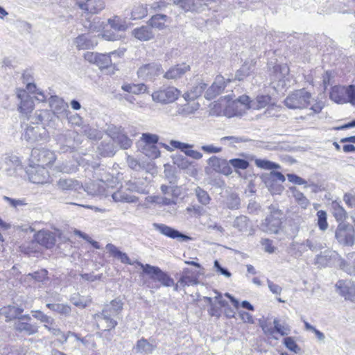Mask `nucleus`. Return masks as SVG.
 I'll return each instance as SVG.
<instances>
[{
	"mask_svg": "<svg viewBox=\"0 0 355 355\" xmlns=\"http://www.w3.org/2000/svg\"><path fill=\"white\" fill-rule=\"evenodd\" d=\"M123 306L122 300L119 297L115 298L105 304L102 312L95 314L94 318L97 322L104 321L106 330L114 329L118 324L116 318H119V315L123 309Z\"/></svg>",
	"mask_w": 355,
	"mask_h": 355,
	"instance_id": "1",
	"label": "nucleus"
},
{
	"mask_svg": "<svg viewBox=\"0 0 355 355\" xmlns=\"http://www.w3.org/2000/svg\"><path fill=\"white\" fill-rule=\"evenodd\" d=\"M311 94L305 89H297L290 94L284 100L289 109H304L311 103Z\"/></svg>",
	"mask_w": 355,
	"mask_h": 355,
	"instance_id": "2",
	"label": "nucleus"
},
{
	"mask_svg": "<svg viewBox=\"0 0 355 355\" xmlns=\"http://www.w3.org/2000/svg\"><path fill=\"white\" fill-rule=\"evenodd\" d=\"M270 214L261 223L260 228L262 231L269 234L278 233L282 223L283 213L274 206L269 207Z\"/></svg>",
	"mask_w": 355,
	"mask_h": 355,
	"instance_id": "3",
	"label": "nucleus"
},
{
	"mask_svg": "<svg viewBox=\"0 0 355 355\" xmlns=\"http://www.w3.org/2000/svg\"><path fill=\"white\" fill-rule=\"evenodd\" d=\"M180 92L174 87L161 88L152 94L153 101L161 104L173 103L178 99Z\"/></svg>",
	"mask_w": 355,
	"mask_h": 355,
	"instance_id": "4",
	"label": "nucleus"
},
{
	"mask_svg": "<svg viewBox=\"0 0 355 355\" xmlns=\"http://www.w3.org/2000/svg\"><path fill=\"white\" fill-rule=\"evenodd\" d=\"M31 162L37 166H49L56 159L55 153L45 148H33L31 151Z\"/></svg>",
	"mask_w": 355,
	"mask_h": 355,
	"instance_id": "5",
	"label": "nucleus"
},
{
	"mask_svg": "<svg viewBox=\"0 0 355 355\" xmlns=\"http://www.w3.org/2000/svg\"><path fill=\"white\" fill-rule=\"evenodd\" d=\"M106 133L112 139L114 143L119 145L123 149H128L132 146V140L128 137L123 128L121 126L110 125L106 130Z\"/></svg>",
	"mask_w": 355,
	"mask_h": 355,
	"instance_id": "6",
	"label": "nucleus"
},
{
	"mask_svg": "<svg viewBox=\"0 0 355 355\" xmlns=\"http://www.w3.org/2000/svg\"><path fill=\"white\" fill-rule=\"evenodd\" d=\"M335 236L337 241L344 245H352L354 243V230L349 224L340 223L336 230Z\"/></svg>",
	"mask_w": 355,
	"mask_h": 355,
	"instance_id": "7",
	"label": "nucleus"
},
{
	"mask_svg": "<svg viewBox=\"0 0 355 355\" xmlns=\"http://www.w3.org/2000/svg\"><path fill=\"white\" fill-rule=\"evenodd\" d=\"M171 147L165 145L164 147L168 151H173L174 149H178L184 153L187 156L191 157L194 159H200L202 157V154L199 151L192 150L193 145L183 143L176 140H171L169 142Z\"/></svg>",
	"mask_w": 355,
	"mask_h": 355,
	"instance_id": "8",
	"label": "nucleus"
},
{
	"mask_svg": "<svg viewBox=\"0 0 355 355\" xmlns=\"http://www.w3.org/2000/svg\"><path fill=\"white\" fill-rule=\"evenodd\" d=\"M162 73V65L155 62L144 64L137 71L138 76L146 80H153Z\"/></svg>",
	"mask_w": 355,
	"mask_h": 355,
	"instance_id": "9",
	"label": "nucleus"
},
{
	"mask_svg": "<svg viewBox=\"0 0 355 355\" xmlns=\"http://www.w3.org/2000/svg\"><path fill=\"white\" fill-rule=\"evenodd\" d=\"M209 166L216 173L228 176L232 173V169L229 166V160L213 155L207 160Z\"/></svg>",
	"mask_w": 355,
	"mask_h": 355,
	"instance_id": "10",
	"label": "nucleus"
},
{
	"mask_svg": "<svg viewBox=\"0 0 355 355\" xmlns=\"http://www.w3.org/2000/svg\"><path fill=\"white\" fill-rule=\"evenodd\" d=\"M46 137V130L38 125L28 127L22 135L23 139L26 140L29 144L45 141Z\"/></svg>",
	"mask_w": 355,
	"mask_h": 355,
	"instance_id": "11",
	"label": "nucleus"
},
{
	"mask_svg": "<svg viewBox=\"0 0 355 355\" xmlns=\"http://www.w3.org/2000/svg\"><path fill=\"white\" fill-rule=\"evenodd\" d=\"M294 245L301 254L308 250L315 252L324 248V245L321 242L320 238L313 236H310L307 239L302 243H296Z\"/></svg>",
	"mask_w": 355,
	"mask_h": 355,
	"instance_id": "12",
	"label": "nucleus"
},
{
	"mask_svg": "<svg viewBox=\"0 0 355 355\" xmlns=\"http://www.w3.org/2000/svg\"><path fill=\"white\" fill-rule=\"evenodd\" d=\"M78 8L90 14H98L105 8L103 0H80L76 2Z\"/></svg>",
	"mask_w": 355,
	"mask_h": 355,
	"instance_id": "13",
	"label": "nucleus"
},
{
	"mask_svg": "<svg viewBox=\"0 0 355 355\" xmlns=\"http://www.w3.org/2000/svg\"><path fill=\"white\" fill-rule=\"evenodd\" d=\"M27 173L30 181L34 184H44L48 182L49 175L47 170L42 166H31Z\"/></svg>",
	"mask_w": 355,
	"mask_h": 355,
	"instance_id": "14",
	"label": "nucleus"
},
{
	"mask_svg": "<svg viewBox=\"0 0 355 355\" xmlns=\"http://www.w3.org/2000/svg\"><path fill=\"white\" fill-rule=\"evenodd\" d=\"M17 97L21 100L19 110L22 115H24L28 119V114L34 109L33 101L25 90H18Z\"/></svg>",
	"mask_w": 355,
	"mask_h": 355,
	"instance_id": "15",
	"label": "nucleus"
},
{
	"mask_svg": "<svg viewBox=\"0 0 355 355\" xmlns=\"http://www.w3.org/2000/svg\"><path fill=\"white\" fill-rule=\"evenodd\" d=\"M156 229L162 234L171 238L176 239L179 241H187L191 240V238L186 234H184L177 230H175L164 224H155Z\"/></svg>",
	"mask_w": 355,
	"mask_h": 355,
	"instance_id": "16",
	"label": "nucleus"
},
{
	"mask_svg": "<svg viewBox=\"0 0 355 355\" xmlns=\"http://www.w3.org/2000/svg\"><path fill=\"white\" fill-rule=\"evenodd\" d=\"M226 87V82L222 76H217L214 82L205 92V97L211 100L220 94Z\"/></svg>",
	"mask_w": 355,
	"mask_h": 355,
	"instance_id": "17",
	"label": "nucleus"
},
{
	"mask_svg": "<svg viewBox=\"0 0 355 355\" xmlns=\"http://www.w3.org/2000/svg\"><path fill=\"white\" fill-rule=\"evenodd\" d=\"M49 106L53 113L58 116H67L69 105L61 98L57 96H52L49 98Z\"/></svg>",
	"mask_w": 355,
	"mask_h": 355,
	"instance_id": "18",
	"label": "nucleus"
},
{
	"mask_svg": "<svg viewBox=\"0 0 355 355\" xmlns=\"http://www.w3.org/2000/svg\"><path fill=\"white\" fill-rule=\"evenodd\" d=\"M190 70L189 65L186 64H177L173 66L164 73V78L167 80H177L180 78Z\"/></svg>",
	"mask_w": 355,
	"mask_h": 355,
	"instance_id": "19",
	"label": "nucleus"
},
{
	"mask_svg": "<svg viewBox=\"0 0 355 355\" xmlns=\"http://www.w3.org/2000/svg\"><path fill=\"white\" fill-rule=\"evenodd\" d=\"M213 1L214 0H182L179 7L185 12L198 11Z\"/></svg>",
	"mask_w": 355,
	"mask_h": 355,
	"instance_id": "20",
	"label": "nucleus"
},
{
	"mask_svg": "<svg viewBox=\"0 0 355 355\" xmlns=\"http://www.w3.org/2000/svg\"><path fill=\"white\" fill-rule=\"evenodd\" d=\"M35 239L37 243L46 248H51L55 243L54 234L49 231H39L35 234Z\"/></svg>",
	"mask_w": 355,
	"mask_h": 355,
	"instance_id": "21",
	"label": "nucleus"
},
{
	"mask_svg": "<svg viewBox=\"0 0 355 355\" xmlns=\"http://www.w3.org/2000/svg\"><path fill=\"white\" fill-rule=\"evenodd\" d=\"M141 139L146 143V146L151 148V152L147 154L148 157L156 158L159 156V150L155 146L159 140V137L157 135L143 133Z\"/></svg>",
	"mask_w": 355,
	"mask_h": 355,
	"instance_id": "22",
	"label": "nucleus"
},
{
	"mask_svg": "<svg viewBox=\"0 0 355 355\" xmlns=\"http://www.w3.org/2000/svg\"><path fill=\"white\" fill-rule=\"evenodd\" d=\"M329 97L333 101L338 104L348 103L347 87L343 86H334L330 92Z\"/></svg>",
	"mask_w": 355,
	"mask_h": 355,
	"instance_id": "23",
	"label": "nucleus"
},
{
	"mask_svg": "<svg viewBox=\"0 0 355 355\" xmlns=\"http://www.w3.org/2000/svg\"><path fill=\"white\" fill-rule=\"evenodd\" d=\"M97 43L95 37H90L85 34L78 35L74 41V44L78 49H93L97 45Z\"/></svg>",
	"mask_w": 355,
	"mask_h": 355,
	"instance_id": "24",
	"label": "nucleus"
},
{
	"mask_svg": "<svg viewBox=\"0 0 355 355\" xmlns=\"http://www.w3.org/2000/svg\"><path fill=\"white\" fill-rule=\"evenodd\" d=\"M132 35L138 40L145 42L152 40L154 37V33L150 26L147 24L132 31Z\"/></svg>",
	"mask_w": 355,
	"mask_h": 355,
	"instance_id": "25",
	"label": "nucleus"
},
{
	"mask_svg": "<svg viewBox=\"0 0 355 355\" xmlns=\"http://www.w3.org/2000/svg\"><path fill=\"white\" fill-rule=\"evenodd\" d=\"M14 329L19 333L31 336L38 332L39 327L36 324H31L17 320L14 323Z\"/></svg>",
	"mask_w": 355,
	"mask_h": 355,
	"instance_id": "26",
	"label": "nucleus"
},
{
	"mask_svg": "<svg viewBox=\"0 0 355 355\" xmlns=\"http://www.w3.org/2000/svg\"><path fill=\"white\" fill-rule=\"evenodd\" d=\"M338 254L335 252L329 250H324L315 257V263L320 266L325 267L336 260Z\"/></svg>",
	"mask_w": 355,
	"mask_h": 355,
	"instance_id": "27",
	"label": "nucleus"
},
{
	"mask_svg": "<svg viewBox=\"0 0 355 355\" xmlns=\"http://www.w3.org/2000/svg\"><path fill=\"white\" fill-rule=\"evenodd\" d=\"M180 286L185 287L190 285H196L199 283L194 272L189 268H184L179 279Z\"/></svg>",
	"mask_w": 355,
	"mask_h": 355,
	"instance_id": "28",
	"label": "nucleus"
},
{
	"mask_svg": "<svg viewBox=\"0 0 355 355\" xmlns=\"http://www.w3.org/2000/svg\"><path fill=\"white\" fill-rule=\"evenodd\" d=\"M112 197L115 202H120L135 203L139 200L137 196L128 194L123 189H119L114 192Z\"/></svg>",
	"mask_w": 355,
	"mask_h": 355,
	"instance_id": "29",
	"label": "nucleus"
},
{
	"mask_svg": "<svg viewBox=\"0 0 355 355\" xmlns=\"http://www.w3.org/2000/svg\"><path fill=\"white\" fill-rule=\"evenodd\" d=\"M168 17L164 14H157L153 15L148 21V24L153 28L158 30H163L166 28V22L168 21Z\"/></svg>",
	"mask_w": 355,
	"mask_h": 355,
	"instance_id": "30",
	"label": "nucleus"
},
{
	"mask_svg": "<svg viewBox=\"0 0 355 355\" xmlns=\"http://www.w3.org/2000/svg\"><path fill=\"white\" fill-rule=\"evenodd\" d=\"M23 309L9 305L0 309V314L6 318L9 321L12 319L18 318L19 315L23 312Z\"/></svg>",
	"mask_w": 355,
	"mask_h": 355,
	"instance_id": "31",
	"label": "nucleus"
},
{
	"mask_svg": "<svg viewBox=\"0 0 355 355\" xmlns=\"http://www.w3.org/2000/svg\"><path fill=\"white\" fill-rule=\"evenodd\" d=\"M57 185L62 190L78 191L83 187L82 184L73 179H60Z\"/></svg>",
	"mask_w": 355,
	"mask_h": 355,
	"instance_id": "32",
	"label": "nucleus"
},
{
	"mask_svg": "<svg viewBox=\"0 0 355 355\" xmlns=\"http://www.w3.org/2000/svg\"><path fill=\"white\" fill-rule=\"evenodd\" d=\"M112 56H118V53L116 51H112L108 54L98 53L96 64L100 69L108 68L112 64Z\"/></svg>",
	"mask_w": 355,
	"mask_h": 355,
	"instance_id": "33",
	"label": "nucleus"
},
{
	"mask_svg": "<svg viewBox=\"0 0 355 355\" xmlns=\"http://www.w3.org/2000/svg\"><path fill=\"white\" fill-rule=\"evenodd\" d=\"M271 98L269 95H258L255 99L251 101L250 108L260 110L270 104Z\"/></svg>",
	"mask_w": 355,
	"mask_h": 355,
	"instance_id": "34",
	"label": "nucleus"
},
{
	"mask_svg": "<svg viewBox=\"0 0 355 355\" xmlns=\"http://www.w3.org/2000/svg\"><path fill=\"white\" fill-rule=\"evenodd\" d=\"M289 189L292 193V196L295 198V202L302 209H306L307 207L309 205L310 202L304 195V193H302L301 191L297 189V188L295 187H290Z\"/></svg>",
	"mask_w": 355,
	"mask_h": 355,
	"instance_id": "35",
	"label": "nucleus"
},
{
	"mask_svg": "<svg viewBox=\"0 0 355 355\" xmlns=\"http://www.w3.org/2000/svg\"><path fill=\"white\" fill-rule=\"evenodd\" d=\"M125 92L134 94H144L147 91V86L144 83L140 84H124L121 87Z\"/></svg>",
	"mask_w": 355,
	"mask_h": 355,
	"instance_id": "36",
	"label": "nucleus"
},
{
	"mask_svg": "<svg viewBox=\"0 0 355 355\" xmlns=\"http://www.w3.org/2000/svg\"><path fill=\"white\" fill-rule=\"evenodd\" d=\"M46 307L64 316H69L71 312V306L66 304L48 303Z\"/></svg>",
	"mask_w": 355,
	"mask_h": 355,
	"instance_id": "37",
	"label": "nucleus"
},
{
	"mask_svg": "<svg viewBox=\"0 0 355 355\" xmlns=\"http://www.w3.org/2000/svg\"><path fill=\"white\" fill-rule=\"evenodd\" d=\"M107 23L112 29L116 31H124L128 28L125 21L119 16H114L109 19Z\"/></svg>",
	"mask_w": 355,
	"mask_h": 355,
	"instance_id": "38",
	"label": "nucleus"
},
{
	"mask_svg": "<svg viewBox=\"0 0 355 355\" xmlns=\"http://www.w3.org/2000/svg\"><path fill=\"white\" fill-rule=\"evenodd\" d=\"M136 263L142 268L144 273L148 275L150 278L153 280H156V278L162 270L159 268L150 264H143L139 261H136Z\"/></svg>",
	"mask_w": 355,
	"mask_h": 355,
	"instance_id": "39",
	"label": "nucleus"
},
{
	"mask_svg": "<svg viewBox=\"0 0 355 355\" xmlns=\"http://www.w3.org/2000/svg\"><path fill=\"white\" fill-rule=\"evenodd\" d=\"M254 64L252 61L250 64L245 62L242 67L236 71V78L239 80H243L245 77L249 76L254 71Z\"/></svg>",
	"mask_w": 355,
	"mask_h": 355,
	"instance_id": "40",
	"label": "nucleus"
},
{
	"mask_svg": "<svg viewBox=\"0 0 355 355\" xmlns=\"http://www.w3.org/2000/svg\"><path fill=\"white\" fill-rule=\"evenodd\" d=\"M155 349V346L148 342L147 340L141 338L137 343L135 349L137 352L149 354Z\"/></svg>",
	"mask_w": 355,
	"mask_h": 355,
	"instance_id": "41",
	"label": "nucleus"
},
{
	"mask_svg": "<svg viewBox=\"0 0 355 355\" xmlns=\"http://www.w3.org/2000/svg\"><path fill=\"white\" fill-rule=\"evenodd\" d=\"M220 140L223 143L228 141V146L232 147H234L237 144L246 143L251 141V139L244 136H227L220 138Z\"/></svg>",
	"mask_w": 355,
	"mask_h": 355,
	"instance_id": "42",
	"label": "nucleus"
},
{
	"mask_svg": "<svg viewBox=\"0 0 355 355\" xmlns=\"http://www.w3.org/2000/svg\"><path fill=\"white\" fill-rule=\"evenodd\" d=\"M233 226L240 232H246L249 226V220L245 216H239L234 220Z\"/></svg>",
	"mask_w": 355,
	"mask_h": 355,
	"instance_id": "43",
	"label": "nucleus"
},
{
	"mask_svg": "<svg viewBox=\"0 0 355 355\" xmlns=\"http://www.w3.org/2000/svg\"><path fill=\"white\" fill-rule=\"evenodd\" d=\"M249 162L243 159L235 158L229 160V166H232L236 173L239 170H245L249 167Z\"/></svg>",
	"mask_w": 355,
	"mask_h": 355,
	"instance_id": "44",
	"label": "nucleus"
},
{
	"mask_svg": "<svg viewBox=\"0 0 355 355\" xmlns=\"http://www.w3.org/2000/svg\"><path fill=\"white\" fill-rule=\"evenodd\" d=\"M148 10L145 6L139 4L135 6L131 12V18L132 19H141L147 15Z\"/></svg>",
	"mask_w": 355,
	"mask_h": 355,
	"instance_id": "45",
	"label": "nucleus"
},
{
	"mask_svg": "<svg viewBox=\"0 0 355 355\" xmlns=\"http://www.w3.org/2000/svg\"><path fill=\"white\" fill-rule=\"evenodd\" d=\"M206 87L207 84L202 82L198 83L196 86L193 87L191 89L190 92L188 93L187 95L190 98H196L202 94Z\"/></svg>",
	"mask_w": 355,
	"mask_h": 355,
	"instance_id": "46",
	"label": "nucleus"
},
{
	"mask_svg": "<svg viewBox=\"0 0 355 355\" xmlns=\"http://www.w3.org/2000/svg\"><path fill=\"white\" fill-rule=\"evenodd\" d=\"M31 313L33 317L44 322V324L53 325L55 324L53 318L48 316L40 311H32Z\"/></svg>",
	"mask_w": 355,
	"mask_h": 355,
	"instance_id": "47",
	"label": "nucleus"
},
{
	"mask_svg": "<svg viewBox=\"0 0 355 355\" xmlns=\"http://www.w3.org/2000/svg\"><path fill=\"white\" fill-rule=\"evenodd\" d=\"M255 164L257 167L263 169H276L279 168L280 166L278 164L270 162L269 160L255 159Z\"/></svg>",
	"mask_w": 355,
	"mask_h": 355,
	"instance_id": "48",
	"label": "nucleus"
},
{
	"mask_svg": "<svg viewBox=\"0 0 355 355\" xmlns=\"http://www.w3.org/2000/svg\"><path fill=\"white\" fill-rule=\"evenodd\" d=\"M195 193L199 202L202 205H207L209 203L211 198L207 191L198 187L195 189Z\"/></svg>",
	"mask_w": 355,
	"mask_h": 355,
	"instance_id": "49",
	"label": "nucleus"
},
{
	"mask_svg": "<svg viewBox=\"0 0 355 355\" xmlns=\"http://www.w3.org/2000/svg\"><path fill=\"white\" fill-rule=\"evenodd\" d=\"M351 284L352 282L349 280H339L336 284V291L339 293L340 295L345 297Z\"/></svg>",
	"mask_w": 355,
	"mask_h": 355,
	"instance_id": "50",
	"label": "nucleus"
},
{
	"mask_svg": "<svg viewBox=\"0 0 355 355\" xmlns=\"http://www.w3.org/2000/svg\"><path fill=\"white\" fill-rule=\"evenodd\" d=\"M126 190L137 192L141 194H147L148 191L144 187L139 186L137 182L129 180L125 182Z\"/></svg>",
	"mask_w": 355,
	"mask_h": 355,
	"instance_id": "51",
	"label": "nucleus"
},
{
	"mask_svg": "<svg viewBox=\"0 0 355 355\" xmlns=\"http://www.w3.org/2000/svg\"><path fill=\"white\" fill-rule=\"evenodd\" d=\"M156 281L159 282L164 286H174L173 279L168 275L167 273L161 270L157 277L156 278Z\"/></svg>",
	"mask_w": 355,
	"mask_h": 355,
	"instance_id": "52",
	"label": "nucleus"
},
{
	"mask_svg": "<svg viewBox=\"0 0 355 355\" xmlns=\"http://www.w3.org/2000/svg\"><path fill=\"white\" fill-rule=\"evenodd\" d=\"M318 217V225L319 228L324 231L328 227V223L327 221V213L323 210H320L317 212Z\"/></svg>",
	"mask_w": 355,
	"mask_h": 355,
	"instance_id": "53",
	"label": "nucleus"
},
{
	"mask_svg": "<svg viewBox=\"0 0 355 355\" xmlns=\"http://www.w3.org/2000/svg\"><path fill=\"white\" fill-rule=\"evenodd\" d=\"M105 28L104 22L99 17H95L90 22L89 29L92 32H100Z\"/></svg>",
	"mask_w": 355,
	"mask_h": 355,
	"instance_id": "54",
	"label": "nucleus"
},
{
	"mask_svg": "<svg viewBox=\"0 0 355 355\" xmlns=\"http://www.w3.org/2000/svg\"><path fill=\"white\" fill-rule=\"evenodd\" d=\"M352 260L347 263H343L342 269L351 275H355V252L352 254Z\"/></svg>",
	"mask_w": 355,
	"mask_h": 355,
	"instance_id": "55",
	"label": "nucleus"
},
{
	"mask_svg": "<svg viewBox=\"0 0 355 355\" xmlns=\"http://www.w3.org/2000/svg\"><path fill=\"white\" fill-rule=\"evenodd\" d=\"M240 205V198L236 194H230L227 199V206L231 209H237Z\"/></svg>",
	"mask_w": 355,
	"mask_h": 355,
	"instance_id": "56",
	"label": "nucleus"
},
{
	"mask_svg": "<svg viewBox=\"0 0 355 355\" xmlns=\"http://www.w3.org/2000/svg\"><path fill=\"white\" fill-rule=\"evenodd\" d=\"M285 346L292 352L298 353L300 351V348L296 344L295 341L292 337H286L284 340Z\"/></svg>",
	"mask_w": 355,
	"mask_h": 355,
	"instance_id": "57",
	"label": "nucleus"
},
{
	"mask_svg": "<svg viewBox=\"0 0 355 355\" xmlns=\"http://www.w3.org/2000/svg\"><path fill=\"white\" fill-rule=\"evenodd\" d=\"M273 323L275 331L282 336H286L289 334L290 328L288 325L280 324L277 319L274 320Z\"/></svg>",
	"mask_w": 355,
	"mask_h": 355,
	"instance_id": "58",
	"label": "nucleus"
},
{
	"mask_svg": "<svg viewBox=\"0 0 355 355\" xmlns=\"http://www.w3.org/2000/svg\"><path fill=\"white\" fill-rule=\"evenodd\" d=\"M84 133L90 139H97L101 137L98 130L96 128L87 127L84 130Z\"/></svg>",
	"mask_w": 355,
	"mask_h": 355,
	"instance_id": "59",
	"label": "nucleus"
},
{
	"mask_svg": "<svg viewBox=\"0 0 355 355\" xmlns=\"http://www.w3.org/2000/svg\"><path fill=\"white\" fill-rule=\"evenodd\" d=\"M199 107L198 103H193L192 104L187 103L184 105L182 111V114L184 115H188L193 113Z\"/></svg>",
	"mask_w": 355,
	"mask_h": 355,
	"instance_id": "60",
	"label": "nucleus"
},
{
	"mask_svg": "<svg viewBox=\"0 0 355 355\" xmlns=\"http://www.w3.org/2000/svg\"><path fill=\"white\" fill-rule=\"evenodd\" d=\"M3 199L6 202H8L11 207H15V208L27 205L25 200H24V199L23 200H16V199H12L11 198H9L7 196H3Z\"/></svg>",
	"mask_w": 355,
	"mask_h": 355,
	"instance_id": "61",
	"label": "nucleus"
},
{
	"mask_svg": "<svg viewBox=\"0 0 355 355\" xmlns=\"http://www.w3.org/2000/svg\"><path fill=\"white\" fill-rule=\"evenodd\" d=\"M127 163L130 168L135 171H139L142 168L141 164L136 159L130 155L127 157Z\"/></svg>",
	"mask_w": 355,
	"mask_h": 355,
	"instance_id": "62",
	"label": "nucleus"
},
{
	"mask_svg": "<svg viewBox=\"0 0 355 355\" xmlns=\"http://www.w3.org/2000/svg\"><path fill=\"white\" fill-rule=\"evenodd\" d=\"M267 284L269 290L275 295H280L282 291V288L279 286V285L275 284L270 279H267Z\"/></svg>",
	"mask_w": 355,
	"mask_h": 355,
	"instance_id": "63",
	"label": "nucleus"
},
{
	"mask_svg": "<svg viewBox=\"0 0 355 355\" xmlns=\"http://www.w3.org/2000/svg\"><path fill=\"white\" fill-rule=\"evenodd\" d=\"M347 101L355 105V85H349L347 87Z\"/></svg>",
	"mask_w": 355,
	"mask_h": 355,
	"instance_id": "64",
	"label": "nucleus"
}]
</instances>
